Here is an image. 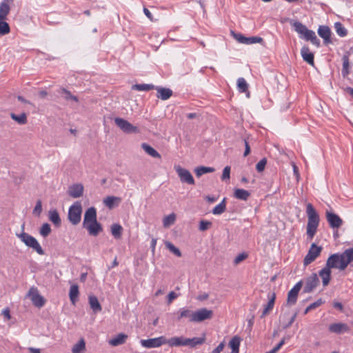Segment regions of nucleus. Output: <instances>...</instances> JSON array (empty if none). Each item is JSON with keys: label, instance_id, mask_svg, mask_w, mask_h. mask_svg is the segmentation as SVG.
<instances>
[{"label": "nucleus", "instance_id": "f8f14e48", "mask_svg": "<svg viewBox=\"0 0 353 353\" xmlns=\"http://www.w3.org/2000/svg\"><path fill=\"white\" fill-rule=\"evenodd\" d=\"M33 305L36 307H41L44 305V299L41 296L36 288H31L27 294Z\"/></svg>", "mask_w": 353, "mask_h": 353}, {"label": "nucleus", "instance_id": "3c124183", "mask_svg": "<svg viewBox=\"0 0 353 353\" xmlns=\"http://www.w3.org/2000/svg\"><path fill=\"white\" fill-rule=\"evenodd\" d=\"M267 164V159L265 158H263L261 160H260L256 165V170L259 172H261L264 170L265 167Z\"/></svg>", "mask_w": 353, "mask_h": 353}, {"label": "nucleus", "instance_id": "4d7b16f0", "mask_svg": "<svg viewBox=\"0 0 353 353\" xmlns=\"http://www.w3.org/2000/svg\"><path fill=\"white\" fill-rule=\"evenodd\" d=\"M247 257H248V254L246 253H244V252L241 253L235 257V259L234 260V263L235 265H237L239 263H241V261H243V260H245Z\"/></svg>", "mask_w": 353, "mask_h": 353}, {"label": "nucleus", "instance_id": "bb28decb", "mask_svg": "<svg viewBox=\"0 0 353 353\" xmlns=\"http://www.w3.org/2000/svg\"><path fill=\"white\" fill-rule=\"evenodd\" d=\"M88 301L90 308L94 314H97L102 310L101 305L100 304L98 298L94 295H90L88 296Z\"/></svg>", "mask_w": 353, "mask_h": 353}, {"label": "nucleus", "instance_id": "473e14b6", "mask_svg": "<svg viewBox=\"0 0 353 353\" xmlns=\"http://www.w3.org/2000/svg\"><path fill=\"white\" fill-rule=\"evenodd\" d=\"M142 149L150 156L154 157V158H158L160 159L161 154L151 145H150L148 143H143L141 144Z\"/></svg>", "mask_w": 353, "mask_h": 353}, {"label": "nucleus", "instance_id": "7ed1b4c3", "mask_svg": "<svg viewBox=\"0 0 353 353\" xmlns=\"http://www.w3.org/2000/svg\"><path fill=\"white\" fill-rule=\"evenodd\" d=\"M345 261L343 253H335L331 254L326 261L325 265L330 269L336 268L340 270H344L347 265H342L343 262Z\"/></svg>", "mask_w": 353, "mask_h": 353}, {"label": "nucleus", "instance_id": "58836bf2", "mask_svg": "<svg viewBox=\"0 0 353 353\" xmlns=\"http://www.w3.org/2000/svg\"><path fill=\"white\" fill-rule=\"evenodd\" d=\"M241 339L239 336H234L232 338L229 343V346L232 349L233 352L237 351L239 352V346L241 343Z\"/></svg>", "mask_w": 353, "mask_h": 353}, {"label": "nucleus", "instance_id": "412c9836", "mask_svg": "<svg viewBox=\"0 0 353 353\" xmlns=\"http://www.w3.org/2000/svg\"><path fill=\"white\" fill-rule=\"evenodd\" d=\"M268 302L265 305L264 309L261 315V318H263L265 315H267L274 307L275 300H276V294L275 292H269L268 294Z\"/></svg>", "mask_w": 353, "mask_h": 353}, {"label": "nucleus", "instance_id": "e433bc0d", "mask_svg": "<svg viewBox=\"0 0 353 353\" xmlns=\"http://www.w3.org/2000/svg\"><path fill=\"white\" fill-rule=\"evenodd\" d=\"M226 210V198H223L222 201L216 205L212 210V214L219 215L223 213Z\"/></svg>", "mask_w": 353, "mask_h": 353}, {"label": "nucleus", "instance_id": "37998d69", "mask_svg": "<svg viewBox=\"0 0 353 353\" xmlns=\"http://www.w3.org/2000/svg\"><path fill=\"white\" fill-rule=\"evenodd\" d=\"M155 89V86L153 84H135L132 85V90L138 91H149Z\"/></svg>", "mask_w": 353, "mask_h": 353}, {"label": "nucleus", "instance_id": "b1692460", "mask_svg": "<svg viewBox=\"0 0 353 353\" xmlns=\"http://www.w3.org/2000/svg\"><path fill=\"white\" fill-rule=\"evenodd\" d=\"M176 320L181 321L183 319H188V321L192 323V316H193V311L185 307L180 308L176 313Z\"/></svg>", "mask_w": 353, "mask_h": 353}, {"label": "nucleus", "instance_id": "a878e982", "mask_svg": "<svg viewBox=\"0 0 353 353\" xmlns=\"http://www.w3.org/2000/svg\"><path fill=\"white\" fill-rule=\"evenodd\" d=\"M331 269L326 265L319 271V274L322 279V283L324 287L329 284L331 279Z\"/></svg>", "mask_w": 353, "mask_h": 353}, {"label": "nucleus", "instance_id": "5fc2aeb1", "mask_svg": "<svg viewBox=\"0 0 353 353\" xmlns=\"http://www.w3.org/2000/svg\"><path fill=\"white\" fill-rule=\"evenodd\" d=\"M230 167L227 165L224 168V169L223 170L221 180L225 181L227 179H230Z\"/></svg>", "mask_w": 353, "mask_h": 353}, {"label": "nucleus", "instance_id": "09e8293b", "mask_svg": "<svg viewBox=\"0 0 353 353\" xmlns=\"http://www.w3.org/2000/svg\"><path fill=\"white\" fill-rule=\"evenodd\" d=\"M212 225V223L210 221L202 219L199 222V229L200 231H205L208 230Z\"/></svg>", "mask_w": 353, "mask_h": 353}, {"label": "nucleus", "instance_id": "052dcab7", "mask_svg": "<svg viewBox=\"0 0 353 353\" xmlns=\"http://www.w3.org/2000/svg\"><path fill=\"white\" fill-rule=\"evenodd\" d=\"M244 144H245V151L243 153L244 157H247L250 153V146L249 145L248 141L244 139H243Z\"/></svg>", "mask_w": 353, "mask_h": 353}, {"label": "nucleus", "instance_id": "69168bd1", "mask_svg": "<svg viewBox=\"0 0 353 353\" xmlns=\"http://www.w3.org/2000/svg\"><path fill=\"white\" fill-rule=\"evenodd\" d=\"M177 294L174 292H170L168 295V302L170 303L174 299L177 298Z\"/></svg>", "mask_w": 353, "mask_h": 353}, {"label": "nucleus", "instance_id": "9d476101", "mask_svg": "<svg viewBox=\"0 0 353 353\" xmlns=\"http://www.w3.org/2000/svg\"><path fill=\"white\" fill-rule=\"evenodd\" d=\"M231 34L239 43H243V44L249 45V44L256 43H262L263 41V39L262 37H257V36L246 37L243 36V34H241V33H236L233 30H231Z\"/></svg>", "mask_w": 353, "mask_h": 353}, {"label": "nucleus", "instance_id": "f3484780", "mask_svg": "<svg viewBox=\"0 0 353 353\" xmlns=\"http://www.w3.org/2000/svg\"><path fill=\"white\" fill-rule=\"evenodd\" d=\"M318 34L323 39V43L325 45L332 43L331 40V30L327 26H320L317 30Z\"/></svg>", "mask_w": 353, "mask_h": 353}, {"label": "nucleus", "instance_id": "c756f323", "mask_svg": "<svg viewBox=\"0 0 353 353\" xmlns=\"http://www.w3.org/2000/svg\"><path fill=\"white\" fill-rule=\"evenodd\" d=\"M79 295V286L77 284H72L70 288L69 297L71 303L74 305L78 301Z\"/></svg>", "mask_w": 353, "mask_h": 353}, {"label": "nucleus", "instance_id": "dca6fc26", "mask_svg": "<svg viewBox=\"0 0 353 353\" xmlns=\"http://www.w3.org/2000/svg\"><path fill=\"white\" fill-rule=\"evenodd\" d=\"M85 228L89 234L93 236H97L101 232L103 231V227L100 223L97 221L92 222L88 223V225H85L83 226Z\"/></svg>", "mask_w": 353, "mask_h": 353}, {"label": "nucleus", "instance_id": "72a5a7b5", "mask_svg": "<svg viewBox=\"0 0 353 353\" xmlns=\"http://www.w3.org/2000/svg\"><path fill=\"white\" fill-rule=\"evenodd\" d=\"M250 196V192L243 189H235L234 192V196L239 200L247 201Z\"/></svg>", "mask_w": 353, "mask_h": 353}, {"label": "nucleus", "instance_id": "0eeeda50", "mask_svg": "<svg viewBox=\"0 0 353 353\" xmlns=\"http://www.w3.org/2000/svg\"><path fill=\"white\" fill-rule=\"evenodd\" d=\"M322 247L318 246L316 243H313L303 259V265L307 266L313 262L320 255Z\"/></svg>", "mask_w": 353, "mask_h": 353}, {"label": "nucleus", "instance_id": "2eb2a0df", "mask_svg": "<svg viewBox=\"0 0 353 353\" xmlns=\"http://www.w3.org/2000/svg\"><path fill=\"white\" fill-rule=\"evenodd\" d=\"M167 344L170 347H182V346H188V338L184 337L183 336H174L167 339Z\"/></svg>", "mask_w": 353, "mask_h": 353}, {"label": "nucleus", "instance_id": "6ab92c4d", "mask_svg": "<svg viewBox=\"0 0 353 353\" xmlns=\"http://www.w3.org/2000/svg\"><path fill=\"white\" fill-rule=\"evenodd\" d=\"M14 0H3L0 3V20L7 19V16L10 11V4Z\"/></svg>", "mask_w": 353, "mask_h": 353}, {"label": "nucleus", "instance_id": "4be33fe9", "mask_svg": "<svg viewBox=\"0 0 353 353\" xmlns=\"http://www.w3.org/2000/svg\"><path fill=\"white\" fill-rule=\"evenodd\" d=\"M48 219L56 228L61 225V219L58 211L56 209H52L48 211Z\"/></svg>", "mask_w": 353, "mask_h": 353}, {"label": "nucleus", "instance_id": "f257e3e1", "mask_svg": "<svg viewBox=\"0 0 353 353\" xmlns=\"http://www.w3.org/2000/svg\"><path fill=\"white\" fill-rule=\"evenodd\" d=\"M306 213L308 217L307 224V235L312 240L314 236L319 224V216L312 204L307 203L306 205Z\"/></svg>", "mask_w": 353, "mask_h": 353}, {"label": "nucleus", "instance_id": "39448f33", "mask_svg": "<svg viewBox=\"0 0 353 353\" xmlns=\"http://www.w3.org/2000/svg\"><path fill=\"white\" fill-rule=\"evenodd\" d=\"M213 316V311L206 307L193 311L192 316V323H200L205 320L211 319Z\"/></svg>", "mask_w": 353, "mask_h": 353}, {"label": "nucleus", "instance_id": "423d86ee", "mask_svg": "<svg viewBox=\"0 0 353 353\" xmlns=\"http://www.w3.org/2000/svg\"><path fill=\"white\" fill-rule=\"evenodd\" d=\"M114 123L123 132L126 134H137L139 132V129L137 126L133 125L123 118L116 117L114 119Z\"/></svg>", "mask_w": 353, "mask_h": 353}, {"label": "nucleus", "instance_id": "cd10ccee", "mask_svg": "<svg viewBox=\"0 0 353 353\" xmlns=\"http://www.w3.org/2000/svg\"><path fill=\"white\" fill-rule=\"evenodd\" d=\"M302 57L308 64L314 66V54L310 51L308 47L304 46L301 50Z\"/></svg>", "mask_w": 353, "mask_h": 353}, {"label": "nucleus", "instance_id": "338daca9", "mask_svg": "<svg viewBox=\"0 0 353 353\" xmlns=\"http://www.w3.org/2000/svg\"><path fill=\"white\" fill-rule=\"evenodd\" d=\"M285 339H283L272 350L276 353L281 349V347L284 345Z\"/></svg>", "mask_w": 353, "mask_h": 353}, {"label": "nucleus", "instance_id": "2f4dec72", "mask_svg": "<svg viewBox=\"0 0 353 353\" xmlns=\"http://www.w3.org/2000/svg\"><path fill=\"white\" fill-rule=\"evenodd\" d=\"M343 255L345 261L343 262L342 265H346L347 266L349 264H351V266L353 267V247L346 249L343 252Z\"/></svg>", "mask_w": 353, "mask_h": 353}, {"label": "nucleus", "instance_id": "e2e57ef3", "mask_svg": "<svg viewBox=\"0 0 353 353\" xmlns=\"http://www.w3.org/2000/svg\"><path fill=\"white\" fill-rule=\"evenodd\" d=\"M350 68H343L342 71H341V74H342L343 77L347 79L348 80H350V79L348 78V74L350 72Z\"/></svg>", "mask_w": 353, "mask_h": 353}, {"label": "nucleus", "instance_id": "7c9ffc66", "mask_svg": "<svg viewBox=\"0 0 353 353\" xmlns=\"http://www.w3.org/2000/svg\"><path fill=\"white\" fill-rule=\"evenodd\" d=\"M205 334H203L201 337H193L192 339L188 338V347L194 348L197 345H201L205 343Z\"/></svg>", "mask_w": 353, "mask_h": 353}, {"label": "nucleus", "instance_id": "864d4df0", "mask_svg": "<svg viewBox=\"0 0 353 353\" xmlns=\"http://www.w3.org/2000/svg\"><path fill=\"white\" fill-rule=\"evenodd\" d=\"M42 212V202L41 200H39L33 210V214L36 216H39Z\"/></svg>", "mask_w": 353, "mask_h": 353}, {"label": "nucleus", "instance_id": "a211bd4d", "mask_svg": "<svg viewBox=\"0 0 353 353\" xmlns=\"http://www.w3.org/2000/svg\"><path fill=\"white\" fill-rule=\"evenodd\" d=\"M328 330L332 333L337 334L347 332L350 330L348 325L343 323H336L329 325Z\"/></svg>", "mask_w": 353, "mask_h": 353}, {"label": "nucleus", "instance_id": "680f3d73", "mask_svg": "<svg viewBox=\"0 0 353 353\" xmlns=\"http://www.w3.org/2000/svg\"><path fill=\"white\" fill-rule=\"evenodd\" d=\"M225 343L221 342L216 348H214L211 353H220L224 348Z\"/></svg>", "mask_w": 353, "mask_h": 353}, {"label": "nucleus", "instance_id": "c85d7f7f", "mask_svg": "<svg viewBox=\"0 0 353 353\" xmlns=\"http://www.w3.org/2000/svg\"><path fill=\"white\" fill-rule=\"evenodd\" d=\"M128 335L124 333H119L115 337L112 338L110 340L109 343L112 346H119L120 345H123L125 343Z\"/></svg>", "mask_w": 353, "mask_h": 353}, {"label": "nucleus", "instance_id": "ddd939ff", "mask_svg": "<svg viewBox=\"0 0 353 353\" xmlns=\"http://www.w3.org/2000/svg\"><path fill=\"white\" fill-rule=\"evenodd\" d=\"M319 284V279L316 273H312L311 276H310L305 282V285L303 289V292L305 293H310L312 292Z\"/></svg>", "mask_w": 353, "mask_h": 353}, {"label": "nucleus", "instance_id": "a19ab883", "mask_svg": "<svg viewBox=\"0 0 353 353\" xmlns=\"http://www.w3.org/2000/svg\"><path fill=\"white\" fill-rule=\"evenodd\" d=\"M10 117L14 121L17 122L19 124L23 125L27 123V116L24 112L19 115L15 114L14 113H11Z\"/></svg>", "mask_w": 353, "mask_h": 353}, {"label": "nucleus", "instance_id": "de8ad7c7", "mask_svg": "<svg viewBox=\"0 0 353 353\" xmlns=\"http://www.w3.org/2000/svg\"><path fill=\"white\" fill-rule=\"evenodd\" d=\"M291 24L294 27V30L301 34H303L305 32V29H307V27L300 21H294L292 23H291Z\"/></svg>", "mask_w": 353, "mask_h": 353}, {"label": "nucleus", "instance_id": "0e129e2a", "mask_svg": "<svg viewBox=\"0 0 353 353\" xmlns=\"http://www.w3.org/2000/svg\"><path fill=\"white\" fill-rule=\"evenodd\" d=\"M296 316H297V312H295L292 316L290 318L289 322L284 326V328L286 329V328H288L289 327H290L292 325V324L294 323V321H295L296 318Z\"/></svg>", "mask_w": 353, "mask_h": 353}, {"label": "nucleus", "instance_id": "79ce46f5", "mask_svg": "<svg viewBox=\"0 0 353 353\" xmlns=\"http://www.w3.org/2000/svg\"><path fill=\"white\" fill-rule=\"evenodd\" d=\"M85 349V343L83 339H81L77 343H76L72 349V353H81Z\"/></svg>", "mask_w": 353, "mask_h": 353}, {"label": "nucleus", "instance_id": "603ef678", "mask_svg": "<svg viewBox=\"0 0 353 353\" xmlns=\"http://www.w3.org/2000/svg\"><path fill=\"white\" fill-rule=\"evenodd\" d=\"M63 93L64 94V97L66 100H72L75 102L78 101L77 97L72 95L70 91L63 89Z\"/></svg>", "mask_w": 353, "mask_h": 353}, {"label": "nucleus", "instance_id": "4c0bfd02", "mask_svg": "<svg viewBox=\"0 0 353 353\" xmlns=\"http://www.w3.org/2000/svg\"><path fill=\"white\" fill-rule=\"evenodd\" d=\"M121 199L119 197L114 196H108L103 199V204L110 209H112L114 206V202L117 201V204L120 202Z\"/></svg>", "mask_w": 353, "mask_h": 353}, {"label": "nucleus", "instance_id": "c03bdc74", "mask_svg": "<svg viewBox=\"0 0 353 353\" xmlns=\"http://www.w3.org/2000/svg\"><path fill=\"white\" fill-rule=\"evenodd\" d=\"M165 245L167 249H168L172 253L176 255L178 257H181L182 254L180 250L176 248L173 243L170 241H165Z\"/></svg>", "mask_w": 353, "mask_h": 353}, {"label": "nucleus", "instance_id": "f03ea898", "mask_svg": "<svg viewBox=\"0 0 353 353\" xmlns=\"http://www.w3.org/2000/svg\"><path fill=\"white\" fill-rule=\"evenodd\" d=\"M81 203L79 201H76L69 208L68 219L72 225H76L81 221Z\"/></svg>", "mask_w": 353, "mask_h": 353}, {"label": "nucleus", "instance_id": "393cba45", "mask_svg": "<svg viewBox=\"0 0 353 353\" xmlns=\"http://www.w3.org/2000/svg\"><path fill=\"white\" fill-rule=\"evenodd\" d=\"M83 189L82 184H74L69 188L68 194L72 198H79L83 195Z\"/></svg>", "mask_w": 353, "mask_h": 353}, {"label": "nucleus", "instance_id": "1a4fd4ad", "mask_svg": "<svg viewBox=\"0 0 353 353\" xmlns=\"http://www.w3.org/2000/svg\"><path fill=\"white\" fill-rule=\"evenodd\" d=\"M167 339L161 336L157 338L141 339L140 343L141 345L145 348H155L161 346L162 345L167 344Z\"/></svg>", "mask_w": 353, "mask_h": 353}, {"label": "nucleus", "instance_id": "5701e85b", "mask_svg": "<svg viewBox=\"0 0 353 353\" xmlns=\"http://www.w3.org/2000/svg\"><path fill=\"white\" fill-rule=\"evenodd\" d=\"M155 90L157 91V97L163 101L170 99L173 94L172 90L167 88L155 86Z\"/></svg>", "mask_w": 353, "mask_h": 353}, {"label": "nucleus", "instance_id": "6e6d98bb", "mask_svg": "<svg viewBox=\"0 0 353 353\" xmlns=\"http://www.w3.org/2000/svg\"><path fill=\"white\" fill-rule=\"evenodd\" d=\"M303 35L305 40L310 41L316 34L314 31L309 29H305V32L303 33Z\"/></svg>", "mask_w": 353, "mask_h": 353}, {"label": "nucleus", "instance_id": "bf43d9fd", "mask_svg": "<svg viewBox=\"0 0 353 353\" xmlns=\"http://www.w3.org/2000/svg\"><path fill=\"white\" fill-rule=\"evenodd\" d=\"M349 56H350V52H345V53L343 54L342 57L343 61V65L342 66H350L349 63Z\"/></svg>", "mask_w": 353, "mask_h": 353}, {"label": "nucleus", "instance_id": "9b49d317", "mask_svg": "<svg viewBox=\"0 0 353 353\" xmlns=\"http://www.w3.org/2000/svg\"><path fill=\"white\" fill-rule=\"evenodd\" d=\"M303 286L301 281L296 283L294 286L288 292L287 304L289 305H294L296 303L299 293Z\"/></svg>", "mask_w": 353, "mask_h": 353}, {"label": "nucleus", "instance_id": "aec40b11", "mask_svg": "<svg viewBox=\"0 0 353 353\" xmlns=\"http://www.w3.org/2000/svg\"><path fill=\"white\" fill-rule=\"evenodd\" d=\"M97 220V210L94 207H90L84 214L83 226Z\"/></svg>", "mask_w": 353, "mask_h": 353}, {"label": "nucleus", "instance_id": "4468645a", "mask_svg": "<svg viewBox=\"0 0 353 353\" xmlns=\"http://www.w3.org/2000/svg\"><path fill=\"white\" fill-rule=\"evenodd\" d=\"M326 219L332 228H339L343 224V220L340 216L332 212H326Z\"/></svg>", "mask_w": 353, "mask_h": 353}, {"label": "nucleus", "instance_id": "13d9d810", "mask_svg": "<svg viewBox=\"0 0 353 353\" xmlns=\"http://www.w3.org/2000/svg\"><path fill=\"white\" fill-rule=\"evenodd\" d=\"M323 303H324V301H323V299L320 298L315 302L310 304L308 306H309V308L311 310H314V309L319 307V306H321Z\"/></svg>", "mask_w": 353, "mask_h": 353}, {"label": "nucleus", "instance_id": "ea45409f", "mask_svg": "<svg viewBox=\"0 0 353 353\" xmlns=\"http://www.w3.org/2000/svg\"><path fill=\"white\" fill-rule=\"evenodd\" d=\"M237 89L241 93L248 92V84L244 78L240 77L237 79Z\"/></svg>", "mask_w": 353, "mask_h": 353}, {"label": "nucleus", "instance_id": "f704fd0d", "mask_svg": "<svg viewBox=\"0 0 353 353\" xmlns=\"http://www.w3.org/2000/svg\"><path fill=\"white\" fill-rule=\"evenodd\" d=\"M123 228L119 223H114L111 225V233L115 239H119L121 237Z\"/></svg>", "mask_w": 353, "mask_h": 353}, {"label": "nucleus", "instance_id": "774afa93", "mask_svg": "<svg viewBox=\"0 0 353 353\" xmlns=\"http://www.w3.org/2000/svg\"><path fill=\"white\" fill-rule=\"evenodd\" d=\"M285 339H283L272 350L276 353L281 349V347L284 345Z\"/></svg>", "mask_w": 353, "mask_h": 353}, {"label": "nucleus", "instance_id": "6e6552de", "mask_svg": "<svg viewBox=\"0 0 353 353\" xmlns=\"http://www.w3.org/2000/svg\"><path fill=\"white\" fill-rule=\"evenodd\" d=\"M174 169L181 183H187L188 185L195 184L194 179L189 170L181 168L180 165L175 166Z\"/></svg>", "mask_w": 353, "mask_h": 353}, {"label": "nucleus", "instance_id": "20e7f679", "mask_svg": "<svg viewBox=\"0 0 353 353\" xmlns=\"http://www.w3.org/2000/svg\"><path fill=\"white\" fill-rule=\"evenodd\" d=\"M19 237L27 246L34 249L38 254H44L43 250L34 237L26 232H22Z\"/></svg>", "mask_w": 353, "mask_h": 353}, {"label": "nucleus", "instance_id": "c9c22d12", "mask_svg": "<svg viewBox=\"0 0 353 353\" xmlns=\"http://www.w3.org/2000/svg\"><path fill=\"white\" fill-rule=\"evenodd\" d=\"M215 169L212 167L199 166L195 168L194 172L197 177H200L202 175L214 172Z\"/></svg>", "mask_w": 353, "mask_h": 353}, {"label": "nucleus", "instance_id": "49530a36", "mask_svg": "<svg viewBox=\"0 0 353 353\" xmlns=\"http://www.w3.org/2000/svg\"><path fill=\"white\" fill-rule=\"evenodd\" d=\"M10 32L9 24L6 20H0V36H3Z\"/></svg>", "mask_w": 353, "mask_h": 353}, {"label": "nucleus", "instance_id": "a18cd8bd", "mask_svg": "<svg viewBox=\"0 0 353 353\" xmlns=\"http://www.w3.org/2000/svg\"><path fill=\"white\" fill-rule=\"evenodd\" d=\"M336 32L341 37H345L347 34V30L345 28L341 22H336L334 23Z\"/></svg>", "mask_w": 353, "mask_h": 353}, {"label": "nucleus", "instance_id": "8fccbe9b", "mask_svg": "<svg viewBox=\"0 0 353 353\" xmlns=\"http://www.w3.org/2000/svg\"><path fill=\"white\" fill-rule=\"evenodd\" d=\"M175 218H176L175 214L173 213L165 216L163 219V225L167 226L170 224H172L175 221Z\"/></svg>", "mask_w": 353, "mask_h": 353}]
</instances>
